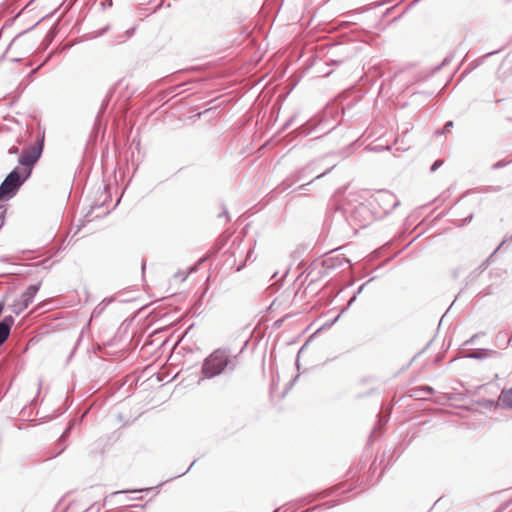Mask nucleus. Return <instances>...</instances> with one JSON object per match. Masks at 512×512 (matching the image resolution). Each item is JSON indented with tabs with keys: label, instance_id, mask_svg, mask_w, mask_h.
Wrapping results in <instances>:
<instances>
[{
	"label": "nucleus",
	"instance_id": "20",
	"mask_svg": "<svg viewBox=\"0 0 512 512\" xmlns=\"http://www.w3.org/2000/svg\"><path fill=\"white\" fill-rule=\"evenodd\" d=\"M223 214H224L225 216H228V211H227L226 209H224Z\"/></svg>",
	"mask_w": 512,
	"mask_h": 512
},
{
	"label": "nucleus",
	"instance_id": "1",
	"mask_svg": "<svg viewBox=\"0 0 512 512\" xmlns=\"http://www.w3.org/2000/svg\"><path fill=\"white\" fill-rule=\"evenodd\" d=\"M235 363L227 349L218 348L205 358L201 373L204 379H211L222 374L226 369L234 370Z\"/></svg>",
	"mask_w": 512,
	"mask_h": 512
},
{
	"label": "nucleus",
	"instance_id": "9",
	"mask_svg": "<svg viewBox=\"0 0 512 512\" xmlns=\"http://www.w3.org/2000/svg\"><path fill=\"white\" fill-rule=\"evenodd\" d=\"M113 301V298H106L102 302H100L92 311L91 318L99 317L103 311L106 309L108 304Z\"/></svg>",
	"mask_w": 512,
	"mask_h": 512
},
{
	"label": "nucleus",
	"instance_id": "7",
	"mask_svg": "<svg viewBox=\"0 0 512 512\" xmlns=\"http://www.w3.org/2000/svg\"><path fill=\"white\" fill-rule=\"evenodd\" d=\"M14 319L12 316H7L0 321V346L7 340L10 334Z\"/></svg>",
	"mask_w": 512,
	"mask_h": 512
},
{
	"label": "nucleus",
	"instance_id": "11",
	"mask_svg": "<svg viewBox=\"0 0 512 512\" xmlns=\"http://www.w3.org/2000/svg\"><path fill=\"white\" fill-rule=\"evenodd\" d=\"M5 215H6V208L2 205H0V229L3 227L5 223Z\"/></svg>",
	"mask_w": 512,
	"mask_h": 512
},
{
	"label": "nucleus",
	"instance_id": "17",
	"mask_svg": "<svg viewBox=\"0 0 512 512\" xmlns=\"http://www.w3.org/2000/svg\"><path fill=\"white\" fill-rule=\"evenodd\" d=\"M327 172H328V170H327V171H325V172H323V173H321V174H318V175L316 176V178H320V177H322V176H323V175H325Z\"/></svg>",
	"mask_w": 512,
	"mask_h": 512
},
{
	"label": "nucleus",
	"instance_id": "3",
	"mask_svg": "<svg viewBox=\"0 0 512 512\" xmlns=\"http://www.w3.org/2000/svg\"><path fill=\"white\" fill-rule=\"evenodd\" d=\"M369 205L374 209L375 216H380L393 211L399 205V201L390 191L380 190L370 197Z\"/></svg>",
	"mask_w": 512,
	"mask_h": 512
},
{
	"label": "nucleus",
	"instance_id": "2",
	"mask_svg": "<svg viewBox=\"0 0 512 512\" xmlns=\"http://www.w3.org/2000/svg\"><path fill=\"white\" fill-rule=\"evenodd\" d=\"M30 174V169L15 168L11 171L0 185V199L10 198L15 195L17 190L29 178Z\"/></svg>",
	"mask_w": 512,
	"mask_h": 512
},
{
	"label": "nucleus",
	"instance_id": "16",
	"mask_svg": "<svg viewBox=\"0 0 512 512\" xmlns=\"http://www.w3.org/2000/svg\"><path fill=\"white\" fill-rule=\"evenodd\" d=\"M133 32H134V29H129V30H127V31H126L127 37L132 36Z\"/></svg>",
	"mask_w": 512,
	"mask_h": 512
},
{
	"label": "nucleus",
	"instance_id": "6",
	"mask_svg": "<svg viewBox=\"0 0 512 512\" xmlns=\"http://www.w3.org/2000/svg\"><path fill=\"white\" fill-rule=\"evenodd\" d=\"M42 148L43 141L29 147L22 153L21 157L19 158V164L23 166L22 169L32 170V166L38 161V159L41 156Z\"/></svg>",
	"mask_w": 512,
	"mask_h": 512
},
{
	"label": "nucleus",
	"instance_id": "8",
	"mask_svg": "<svg viewBox=\"0 0 512 512\" xmlns=\"http://www.w3.org/2000/svg\"><path fill=\"white\" fill-rule=\"evenodd\" d=\"M499 402L504 407L512 409V387L501 391L499 395Z\"/></svg>",
	"mask_w": 512,
	"mask_h": 512
},
{
	"label": "nucleus",
	"instance_id": "19",
	"mask_svg": "<svg viewBox=\"0 0 512 512\" xmlns=\"http://www.w3.org/2000/svg\"><path fill=\"white\" fill-rule=\"evenodd\" d=\"M426 390H427V392H428L429 394L432 392V388H430V387H427V388H426Z\"/></svg>",
	"mask_w": 512,
	"mask_h": 512
},
{
	"label": "nucleus",
	"instance_id": "5",
	"mask_svg": "<svg viewBox=\"0 0 512 512\" xmlns=\"http://www.w3.org/2000/svg\"><path fill=\"white\" fill-rule=\"evenodd\" d=\"M39 289L40 283L28 286L27 289L21 294L20 298L13 303V312L18 315L26 310L33 302L34 297L36 296Z\"/></svg>",
	"mask_w": 512,
	"mask_h": 512
},
{
	"label": "nucleus",
	"instance_id": "18",
	"mask_svg": "<svg viewBox=\"0 0 512 512\" xmlns=\"http://www.w3.org/2000/svg\"><path fill=\"white\" fill-rule=\"evenodd\" d=\"M67 432H68V431H65V432L62 434V436H61V440H63V439H64V437L66 436Z\"/></svg>",
	"mask_w": 512,
	"mask_h": 512
},
{
	"label": "nucleus",
	"instance_id": "14",
	"mask_svg": "<svg viewBox=\"0 0 512 512\" xmlns=\"http://www.w3.org/2000/svg\"><path fill=\"white\" fill-rule=\"evenodd\" d=\"M19 151L18 147L16 146H12L10 149H9V154H17Z\"/></svg>",
	"mask_w": 512,
	"mask_h": 512
},
{
	"label": "nucleus",
	"instance_id": "12",
	"mask_svg": "<svg viewBox=\"0 0 512 512\" xmlns=\"http://www.w3.org/2000/svg\"><path fill=\"white\" fill-rule=\"evenodd\" d=\"M442 164H443V161H442V160H436V161L433 163V165L431 166L430 171H431V172L436 171L439 167H441V166H442Z\"/></svg>",
	"mask_w": 512,
	"mask_h": 512
},
{
	"label": "nucleus",
	"instance_id": "15",
	"mask_svg": "<svg viewBox=\"0 0 512 512\" xmlns=\"http://www.w3.org/2000/svg\"><path fill=\"white\" fill-rule=\"evenodd\" d=\"M477 337H478V334L473 335V336H472V337H471V338H470L466 343H467V344H468V343H473V341H474V340H475V338H477Z\"/></svg>",
	"mask_w": 512,
	"mask_h": 512
},
{
	"label": "nucleus",
	"instance_id": "4",
	"mask_svg": "<svg viewBox=\"0 0 512 512\" xmlns=\"http://www.w3.org/2000/svg\"><path fill=\"white\" fill-rule=\"evenodd\" d=\"M350 213L352 220L361 226H366L374 218L375 214L367 205L359 203L346 209Z\"/></svg>",
	"mask_w": 512,
	"mask_h": 512
},
{
	"label": "nucleus",
	"instance_id": "10",
	"mask_svg": "<svg viewBox=\"0 0 512 512\" xmlns=\"http://www.w3.org/2000/svg\"><path fill=\"white\" fill-rule=\"evenodd\" d=\"M494 354H496V352L493 350H477L469 353L467 357L472 359H483Z\"/></svg>",
	"mask_w": 512,
	"mask_h": 512
},
{
	"label": "nucleus",
	"instance_id": "13",
	"mask_svg": "<svg viewBox=\"0 0 512 512\" xmlns=\"http://www.w3.org/2000/svg\"><path fill=\"white\" fill-rule=\"evenodd\" d=\"M452 127H453V121H448L445 124V126H444L443 130L441 131V133L443 134V133L448 132Z\"/></svg>",
	"mask_w": 512,
	"mask_h": 512
}]
</instances>
